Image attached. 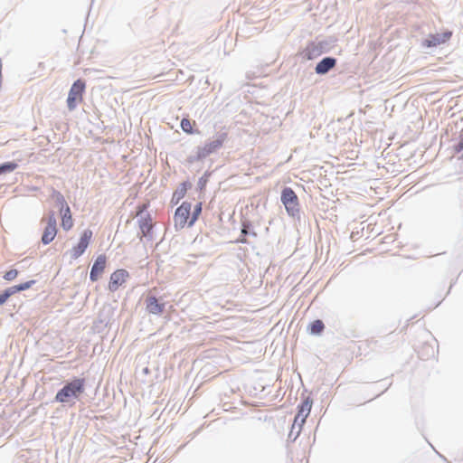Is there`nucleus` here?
Returning a JSON list of instances; mask_svg holds the SVG:
<instances>
[{
	"mask_svg": "<svg viewBox=\"0 0 463 463\" xmlns=\"http://www.w3.org/2000/svg\"><path fill=\"white\" fill-rule=\"evenodd\" d=\"M192 204L188 202H184L175 211L174 220L175 225L180 229L185 226H193L198 220L202 213V203L199 202L194 207L193 213H191Z\"/></svg>",
	"mask_w": 463,
	"mask_h": 463,
	"instance_id": "nucleus-1",
	"label": "nucleus"
},
{
	"mask_svg": "<svg viewBox=\"0 0 463 463\" xmlns=\"http://www.w3.org/2000/svg\"><path fill=\"white\" fill-rule=\"evenodd\" d=\"M85 380L76 378L68 383L61 388L55 396V400L59 402H68L71 398H78L84 392Z\"/></svg>",
	"mask_w": 463,
	"mask_h": 463,
	"instance_id": "nucleus-2",
	"label": "nucleus"
},
{
	"mask_svg": "<svg viewBox=\"0 0 463 463\" xmlns=\"http://www.w3.org/2000/svg\"><path fill=\"white\" fill-rule=\"evenodd\" d=\"M85 88V81L80 79L77 80L71 87L67 98V106L71 110L74 109L78 104L82 102Z\"/></svg>",
	"mask_w": 463,
	"mask_h": 463,
	"instance_id": "nucleus-3",
	"label": "nucleus"
},
{
	"mask_svg": "<svg viewBox=\"0 0 463 463\" xmlns=\"http://www.w3.org/2000/svg\"><path fill=\"white\" fill-rule=\"evenodd\" d=\"M281 201L289 215L295 216L298 213V198L293 189L284 188L281 194Z\"/></svg>",
	"mask_w": 463,
	"mask_h": 463,
	"instance_id": "nucleus-4",
	"label": "nucleus"
},
{
	"mask_svg": "<svg viewBox=\"0 0 463 463\" xmlns=\"http://www.w3.org/2000/svg\"><path fill=\"white\" fill-rule=\"evenodd\" d=\"M93 233L91 230H85L80 235V241L77 245L73 246L71 250V257L73 260H77L80 257L90 245L92 239Z\"/></svg>",
	"mask_w": 463,
	"mask_h": 463,
	"instance_id": "nucleus-5",
	"label": "nucleus"
},
{
	"mask_svg": "<svg viewBox=\"0 0 463 463\" xmlns=\"http://www.w3.org/2000/svg\"><path fill=\"white\" fill-rule=\"evenodd\" d=\"M61 226L64 231H70L73 227V219L70 206L66 203L64 198L61 196Z\"/></svg>",
	"mask_w": 463,
	"mask_h": 463,
	"instance_id": "nucleus-6",
	"label": "nucleus"
},
{
	"mask_svg": "<svg viewBox=\"0 0 463 463\" xmlns=\"http://www.w3.org/2000/svg\"><path fill=\"white\" fill-rule=\"evenodd\" d=\"M128 277L129 274L126 269H117L110 275L109 289L112 292L118 290V288L127 281Z\"/></svg>",
	"mask_w": 463,
	"mask_h": 463,
	"instance_id": "nucleus-7",
	"label": "nucleus"
},
{
	"mask_svg": "<svg viewBox=\"0 0 463 463\" xmlns=\"http://www.w3.org/2000/svg\"><path fill=\"white\" fill-rule=\"evenodd\" d=\"M57 234V227H56V220L53 214H51L47 218V225L44 228L43 236H42V242L43 244H49L52 242L55 236Z\"/></svg>",
	"mask_w": 463,
	"mask_h": 463,
	"instance_id": "nucleus-8",
	"label": "nucleus"
},
{
	"mask_svg": "<svg viewBox=\"0 0 463 463\" xmlns=\"http://www.w3.org/2000/svg\"><path fill=\"white\" fill-rule=\"evenodd\" d=\"M107 265V257L100 254L97 257L94 264L92 265L90 279L91 281H97L105 270Z\"/></svg>",
	"mask_w": 463,
	"mask_h": 463,
	"instance_id": "nucleus-9",
	"label": "nucleus"
},
{
	"mask_svg": "<svg viewBox=\"0 0 463 463\" xmlns=\"http://www.w3.org/2000/svg\"><path fill=\"white\" fill-rule=\"evenodd\" d=\"M225 137L226 135L222 134L217 139L206 143L202 148H200L199 156L205 157L221 148L223 145Z\"/></svg>",
	"mask_w": 463,
	"mask_h": 463,
	"instance_id": "nucleus-10",
	"label": "nucleus"
},
{
	"mask_svg": "<svg viewBox=\"0 0 463 463\" xmlns=\"http://www.w3.org/2000/svg\"><path fill=\"white\" fill-rule=\"evenodd\" d=\"M312 407V402L307 398L299 406L298 414L294 420V425L298 424L301 427L305 421L306 418L309 415Z\"/></svg>",
	"mask_w": 463,
	"mask_h": 463,
	"instance_id": "nucleus-11",
	"label": "nucleus"
},
{
	"mask_svg": "<svg viewBox=\"0 0 463 463\" xmlns=\"http://www.w3.org/2000/svg\"><path fill=\"white\" fill-rule=\"evenodd\" d=\"M33 283H34V281L31 280V281H27V282H24V283H22L19 285L10 287L7 289H5L3 293L0 294V306L4 305L9 297H11L12 295H14L19 291L28 289L29 288H31V286Z\"/></svg>",
	"mask_w": 463,
	"mask_h": 463,
	"instance_id": "nucleus-12",
	"label": "nucleus"
},
{
	"mask_svg": "<svg viewBox=\"0 0 463 463\" xmlns=\"http://www.w3.org/2000/svg\"><path fill=\"white\" fill-rule=\"evenodd\" d=\"M146 308L149 314L160 315L165 309V305L159 303L158 299L154 296H148L146 298Z\"/></svg>",
	"mask_w": 463,
	"mask_h": 463,
	"instance_id": "nucleus-13",
	"label": "nucleus"
},
{
	"mask_svg": "<svg viewBox=\"0 0 463 463\" xmlns=\"http://www.w3.org/2000/svg\"><path fill=\"white\" fill-rule=\"evenodd\" d=\"M450 37H451L450 32L431 34L425 40L424 45L427 47L437 46V45L446 43Z\"/></svg>",
	"mask_w": 463,
	"mask_h": 463,
	"instance_id": "nucleus-14",
	"label": "nucleus"
},
{
	"mask_svg": "<svg viewBox=\"0 0 463 463\" xmlns=\"http://www.w3.org/2000/svg\"><path fill=\"white\" fill-rule=\"evenodd\" d=\"M336 60L331 57H326L320 61L316 66L317 74H325L335 66Z\"/></svg>",
	"mask_w": 463,
	"mask_h": 463,
	"instance_id": "nucleus-15",
	"label": "nucleus"
},
{
	"mask_svg": "<svg viewBox=\"0 0 463 463\" xmlns=\"http://www.w3.org/2000/svg\"><path fill=\"white\" fill-rule=\"evenodd\" d=\"M196 125V122L194 120H191L188 118H184L181 120V128L184 132L186 134L192 135L194 133V127Z\"/></svg>",
	"mask_w": 463,
	"mask_h": 463,
	"instance_id": "nucleus-16",
	"label": "nucleus"
},
{
	"mask_svg": "<svg viewBox=\"0 0 463 463\" xmlns=\"http://www.w3.org/2000/svg\"><path fill=\"white\" fill-rule=\"evenodd\" d=\"M324 328V323L319 319L313 321L309 325L310 333L314 335H319L320 333L323 332Z\"/></svg>",
	"mask_w": 463,
	"mask_h": 463,
	"instance_id": "nucleus-17",
	"label": "nucleus"
},
{
	"mask_svg": "<svg viewBox=\"0 0 463 463\" xmlns=\"http://www.w3.org/2000/svg\"><path fill=\"white\" fill-rule=\"evenodd\" d=\"M17 168V164L14 162H7L0 165V175L5 173L13 172Z\"/></svg>",
	"mask_w": 463,
	"mask_h": 463,
	"instance_id": "nucleus-18",
	"label": "nucleus"
},
{
	"mask_svg": "<svg viewBox=\"0 0 463 463\" xmlns=\"http://www.w3.org/2000/svg\"><path fill=\"white\" fill-rule=\"evenodd\" d=\"M152 228V225L149 223V222L146 219L141 222L140 223V229L142 231L143 235H146Z\"/></svg>",
	"mask_w": 463,
	"mask_h": 463,
	"instance_id": "nucleus-19",
	"label": "nucleus"
},
{
	"mask_svg": "<svg viewBox=\"0 0 463 463\" xmlns=\"http://www.w3.org/2000/svg\"><path fill=\"white\" fill-rule=\"evenodd\" d=\"M18 275V271L16 269H10L5 272L4 275V279L5 280L11 281L14 280Z\"/></svg>",
	"mask_w": 463,
	"mask_h": 463,
	"instance_id": "nucleus-20",
	"label": "nucleus"
},
{
	"mask_svg": "<svg viewBox=\"0 0 463 463\" xmlns=\"http://www.w3.org/2000/svg\"><path fill=\"white\" fill-rule=\"evenodd\" d=\"M456 151L457 152H460V151H463V137H461L458 144L456 146Z\"/></svg>",
	"mask_w": 463,
	"mask_h": 463,
	"instance_id": "nucleus-21",
	"label": "nucleus"
},
{
	"mask_svg": "<svg viewBox=\"0 0 463 463\" xmlns=\"http://www.w3.org/2000/svg\"><path fill=\"white\" fill-rule=\"evenodd\" d=\"M185 192H186V188H185V187H184V188L180 191L179 197H183V196L184 195Z\"/></svg>",
	"mask_w": 463,
	"mask_h": 463,
	"instance_id": "nucleus-22",
	"label": "nucleus"
},
{
	"mask_svg": "<svg viewBox=\"0 0 463 463\" xmlns=\"http://www.w3.org/2000/svg\"><path fill=\"white\" fill-rule=\"evenodd\" d=\"M247 228H248V227H247L246 225H243V229H242V231H241V233H242V234H244V235H245V234H247V232H247Z\"/></svg>",
	"mask_w": 463,
	"mask_h": 463,
	"instance_id": "nucleus-23",
	"label": "nucleus"
},
{
	"mask_svg": "<svg viewBox=\"0 0 463 463\" xmlns=\"http://www.w3.org/2000/svg\"><path fill=\"white\" fill-rule=\"evenodd\" d=\"M239 242H241V243H246L247 242V240L245 237H241V239H239L238 240Z\"/></svg>",
	"mask_w": 463,
	"mask_h": 463,
	"instance_id": "nucleus-24",
	"label": "nucleus"
}]
</instances>
